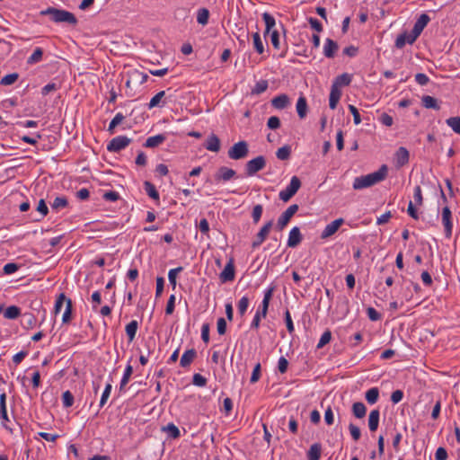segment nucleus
I'll return each instance as SVG.
<instances>
[{
	"label": "nucleus",
	"mask_w": 460,
	"mask_h": 460,
	"mask_svg": "<svg viewBox=\"0 0 460 460\" xmlns=\"http://www.w3.org/2000/svg\"><path fill=\"white\" fill-rule=\"evenodd\" d=\"M387 166L383 164L376 172L356 177L353 181L352 187L354 190H363L372 187L384 181L387 175Z\"/></svg>",
	"instance_id": "nucleus-1"
},
{
	"label": "nucleus",
	"mask_w": 460,
	"mask_h": 460,
	"mask_svg": "<svg viewBox=\"0 0 460 460\" xmlns=\"http://www.w3.org/2000/svg\"><path fill=\"white\" fill-rule=\"evenodd\" d=\"M43 15H50L51 20L55 22H66L71 25L77 23V19L74 13L62 9H57L54 7H49L41 12Z\"/></svg>",
	"instance_id": "nucleus-2"
},
{
	"label": "nucleus",
	"mask_w": 460,
	"mask_h": 460,
	"mask_svg": "<svg viewBox=\"0 0 460 460\" xmlns=\"http://www.w3.org/2000/svg\"><path fill=\"white\" fill-rule=\"evenodd\" d=\"M249 154V146L246 141H239L231 146L227 152V155L232 160H241L245 158Z\"/></svg>",
	"instance_id": "nucleus-3"
},
{
	"label": "nucleus",
	"mask_w": 460,
	"mask_h": 460,
	"mask_svg": "<svg viewBox=\"0 0 460 460\" xmlns=\"http://www.w3.org/2000/svg\"><path fill=\"white\" fill-rule=\"evenodd\" d=\"M300 187V179L297 176H293L286 189L279 191V199L284 202H288L297 192Z\"/></svg>",
	"instance_id": "nucleus-4"
},
{
	"label": "nucleus",
	"mask_w": 460,
	"mask_h": 460,
	"mask_svg": "<svg viewBox=\"0 0 460 460\" xmlns=\"http://www.w3.org/2000/svg\"><path fill=\"white\" fill-rule=\"evenodd\" d=\"M266 166V159L262 155H259L245 164V173L247 176H253Z\"/></svg>",
	"instance_id": "nucleus-5"
},
{
	"label": "nucleus",
	"mask_w": 460,
	"mask_h": 460,
	"mask_svg": "<svg viewBox=\"0 0 460 460\" xmlns=\"http://www.w3.org/2000/svg\"><path fill=\"white\" fill-rule=\"evenodd\" d=\"M130 143L131 139L127 136H118L109 142L107 150L112 153H119L125 149Z\"/></svg>",
	"instance_id": "nucleus-6"
},
{
	"label": "nucleus",
	"mask_w": 460,
	"mask_h": 460,
	"mask_svg": "<svg viewBox=\"0 0 460 460\" xmlns=\"http://www.w3.org/2000/svg\"><path fill=\"white\" fill-rule=\"evenodd\" d=\"M430 21V18L428 14L422 13L418 18L416 22L414 23V26L412 28V31H411V38L410 42H414L417 38L420 35L424 28L427 26L429 22Z\"/></svg>",
	"instance_id": "nucleus-7"
},
{
	"label": "nucleus",
	"mask_w": 460,
	"mask_h": 460,
	"mask_svg": "<svg viewBox=\"0 0 460 460\" xmlns=\"http://www.w3.org/2000/svg\"><path fill=\"white\" fill-rule=\"evenodd\" d=\"M298 205L293 204L289 206L279 217L276 228L282 231L288 224L291 217L297 212Z\"/></svg>",
	"instance_id": "nucleus-8"
},
{
	"label": "nucleus",
	"mask_w": 460,
	"mask_h": 460,
	"mask_svg": "<svg viewBox=\"0 0 460 460\" xmlns=\"http://www.w3.org/2000/svg\"><path fill=\"white\" fill-rule=\"evenodd\" d=\"M441 221L444 226L445 236L449 239L452 236L453 222L452 212L447 206L442 209Z\"/></svg>",
	"instance_id": "nucleus-9"
},
{
	"label": "nucleus",
	"mask_w": 460,
	"mask_h": 460,
	"mask_svg": "<svg viewBox=\"0 0 460 460\" xmlns=\"http://www.w3.org/2000/svg\"><path fill=\"white\" fill-rule=\"evenodd\" d=\"M272 226L273 220H270L262 226V227L260 229V231L258 232L254 240L252 243V249H256L261 245V243L266 240L267 236L269 235Z\"/></svg>",
	"instance_id": "nucleus-10"
},
{
	"label": "nucleus",
	"mask_w": 460,
	"mask_h": 460,
	"mask_svg": "<svg viewBox=\"0 0 460 460\" xmlns=\"http://www.w3.org/2000/svg\"><path fill=\"white\" fill-rule=\"evenodd\" d=\"M236 175V172L226 166H221L216 172L214 180L217 183L226 182L233 179Z\"/></svg>",
	"instance_id": "nucleus-11"
},
{
	"label": "nucleus",
	"mask_w": 460,
	"mask_h": 460,
	"mask_svg": "<svg viewBox=\"0 0 460 460\" xmlns=\"http://www.w3.org/2000/svg\"><path fill=\"white\" fill-rule=\"evenodd\" d=\"M409 151L403 147H399L394 154V164L397 168H401L409 163Z\"/></svg>",
	"instance_id": "nucleus-12"
},
{
	"label": "nucleus",
	"mask_w": 460,
	"mask_h": 460,
	"mask_svg": "<svg viewBox=\"0 0 460 460\" xmlns=\"http://www.w3.org/2000/svg\"><path fill=\"white\" fill-rule=\"evenodd\" d=\"M343 218H338L328 224L321 234V238L325 239L334 234L343 224Z\"/></svg>",
	"instance_id": "nucleus-13"
},
{
	"label": "nucleus",
	"mask_w": 460,
	"mask_h": 460,
	"mask_svg": "<svg viewBox=\"0 0 460 460\" xmlns=\"http://www.w3.org/2000/svg\"><path fill=\"white\" fill-rule=\"evenodd\" d=\"M219 278L223 283L233 281L234 279V265L232 258L225 266V269L220 273Z\"/></svg>",
	"instance_id": "nucleus-14"
},
{
	"label": "nucleus",
	"mask_w": 460,
	"mask_h": 460,
	"mask_svg": "<svg viewBox=\"0 0 460 460\" xmlns=\"http://www.w3.org/2000/svg\"><path fill=\"white\" fill-rule=\"evenodd\" d=\"M302 239L303 236L299 227L294 226L289 232L287 245L290 248H295L301 243Z\"/></svg>",
	"instance_id": "nucleus-15"
},
{
	"label": "nucleus",
	"mask_w": 460,
	"mask_h": 460,
	"mask_svg": "<svg viewBox=\"0 0 460 460\" xmlns=\"http://www.w3.org/2000/svg\"><path fill=\"white\" fill-rule=\"evenodd\" d=\"M290 104L289 97L285 94H279L271 100V105L278 110H283Z\"/></svg>",
	"instance_id": "nucleus-16"
},
{
	"label": "nucleus",
	"mask_w": 460,
	"mask_h": 460,
	"mask_svg": "<svg viewBox=\"0 0 460 460\" xmlns=\"http://www.w3.org/2000/svg\"><path fill=\"white\" fill-rule=\"evenodd\" d=\"M339 46L336 41L332 39H326L323 45V55L328 58H332Z\"/></svg>",
	"instance_id": "nucleus-17"
},
{
	"label": "nucleus",
	"mask_w": 460,
	"mask_h": 460,
	"mask_svg": "<svg viewBox=\"0 0 460 460\" xmlns=\"http://www.w3.org/2000/svg\"><path fill=\"white\" fill-rule=\"evenodd\" d=\"M275 290V287H270L264 291V296L261 302V315L262 318H265L267 316L269 305L270 302V299L273 296V292Z\"/></svg>",
	"instance_id": "nucleus-18"
},
{
	"label": "nucleus",
	"mask_w": 460,
	"mask_h": 460,
	"mask_svg": "<svg viewBox=\"0 0 460 460\" xmlns=\"http://www.w3.org/2000/svg\"><path fill=\"white\" fill-rule=\"evenodd\" d=\"M165 140L166 136L164 134H158L153 137H149L146 140L144 146L147 148H154L163 144Z\"/></svg>",
	"instance_id": "nucleus-19"
},
{
	"label": "nucleus",
	"mask_w": 460,
	"mask_h": 460,
	"mask_svg": "<svg viewBox=\"0 0 460 460\" xmlns=\"http://www.w3.org/2000/svg\"><path fill=\"white\" fill-rule=\"evenodd\" d=\"M205 147L208 151L218 152L220 150V140H219V138L215 134H211L208 137V138L207 139V142L205 144Z\"/></svg>",
	"instance_id": "nucleus-20"
},
{
	"label": "nucleus",
	"mask_w": 460,
	"mask_h": 460,
	"mask_svg": "<svg viewBox=\"0 0 460 460\" xmlns=\"http://www.w3.org/2000/svg\"><path fill=\"white\" fill-rule=\"evenodd\" d=\"M352 76L348 73H343L338 75L332 86H336V89H340L341 86H347L351 83Z\"/></svg>",
	"instance_id": "nucleus-21"
},
{
	"label": "nucleus",
	"mask_w": 460,
	"mask_h": 460,
	"mask_svg": "<svg viewBox=\"0 0 460 460\" xmlns=\"http://www.w3.org/2000/svg\"><path fill=\"white\" fill-rule=\"evenodd\" d=\"M380 412L378 410H372L368 415V428L374 432L377 429L379 424Z\"/></svg>",
	"instance_id": "nucleus-22"
},
{
	"label": "nucleus",
	"mask_w": 460,
	"mask_h": 460,
	"mask_svg": "<svg viewBox=\"0 0 460 460\" xmlns=\"http://www.w3.org/2000/svg\"><path fill=\"white\" fill-rule=\"evenodd\" d=\"M341 91L340 89H336V86H332L329 96V106L332 110L336 109L337 104L341 99Z\"/></svg>",
	"instance_id": "nucleus-23"
},
{
	"label": "nucleus",
	"mask_w": 460,
	"mask_h": 460,
	"mask_svg": "<svg viewBox=\"0 0 460 460\" xmlns=\"http://www.w3.org/2000/svg\"><path fill=\"white\" fill-rule=\"evenodd\" d=\"M297 115L300 119H304L307 114V102L305 96H300L296 105Z\"/></svg>",
	"instance_id": "nucleus-24"
},
{
	"label": "nucleus",
	"mask_w": 460,
	"mask_h": 460,
	"mask_svg": "<svg viewBox=\"0 0 460 460\" xmlns=\"http://www.w3.org/2000/svg\"><path fill=\"white\" fill-rule=\"evenodd\" d=\"M196 355V350L193 349L186 350L181 358L180 365L182 367H189L195 358Z\"/></svg>",
	"instance_id": "nucleus-25"
},
{
	"label": "nucleus",
	"mask_w": 460,
	"mask_h": 460,
	"mask_svg": "<svg viewBox=\"0 0 460 460\" xmlns=\"http://www.w3.org/2000/svg\"><path fill=\"white\" fill-rule=\"evenodd\" d=\"M322 454V446L320 443H314L311 445L307 452L308 460H320Z\"/></svg>",
	"instance_id": "nucleus-26"
},
{
	"label": "nucleus",
	"mask_w": 460,
	"mask_h": 460,
	"mask_svg": "<svg viewBox=\"0 0 460 460\" xmlns=\"http://www.w3.org/2000/svg\"><path fill=\"white\" fill-rule=\"evenodd\" d=\"M137 328H138V323L136 320H132L130 323H128L126 325L125 331H126V334L128 338L129 342L134 341L137 332Z\"/></svg>",
	"instance_id": "nucleus-27"
},
{
	"label": "nucleus",
	"mask_w": 460,
	"mask_h": 460,
	"mask_svg": "<svg viewBox=\"0 0 460 460\" xmlns=\"http://www.w3.org/2000/svg\"><path fill=\"white\" fill-rule=\"evenodd\" d=\"M422 105L427 109H434L438 111L440 109L438 100L430 95H424L421 98Z\"/></svg>",
	"instance_id": "nucleus-28"
},
{
	"label": "nucleus",
	"mask_w": 460,
	"mask_h": 460,
	"mask_svg": "<svg viewBox=\"0 0 460 460\" xmlns=\"http://www.w3.org/2000/svg\"><path fill=\"white\" fill-rule=\"evenodd\" d=\"M367 412L365 404L361 402H354L352 405V413L358 419H362Z\"/></svg>",
	"instance_id": "nucleus-29"
},
{
	"label": "nucleus",
	"mask_w": 460,
	"mask_h": 460,
	"mask_svg": "<svg viewBox=\"0 0 460 460\" xmlns=\"http://www.w3.org/2000/svg\"><path fill=\"white\" fill-rule=\"evenodd\" d=\"M209 19V11L208 9L203 7L199 8L197 11V22L198 23L201 24L202 26H205L208 24Z\"/></svg>",
	"instance_id": "nucleus-30"
},
{
	"label": "nucleus",
	"mask_w": 460,
	"mask_h": 460,
	"mask_svg": "<svg viewBox=\"0 0 460 460\" xmlns=\"http://www.w3.org/2000/svg\"><path fill=\"white\" fill-rule=\"evenodd\" d=\"M43 49L41 48H36L33 53L27 58L28 65H34L42 60Z\"/></svg>",
	"instance_id": "nucleus-31"
},
{
	"label": "nucleus",
	"mask_w": 460,
	"mask_h": 460,
	"mask_svg": "<svg viewBox=\"0 0 460 460\" xmlns=\"http://www.w3.org/2000/svg\"><path fill=\"white\" fill-rule=\"evenodd\" d=\"M446 123L455 133L460 135V116L450 117L446 119Z\"/></svg>",
	"instance_id": "nucleus-32"
},
{
	"label": "nucleus",
	"mask_w": 460,
	"mask_h": 460,
	"mask_svg": "<svg viewBox=\"0 0 460 460\" xmlns=\"http://www.w3.org/2000/svg\"><path fill=\"white\" fill-rule=\"evenodd\" d=\"M144 189L146 194L155 200H159V193L155 189V186L150 181L144 182Z\"/></svg>",
	"instance_id": "nucleus-33"
},
{
	"label": "nucleus",
	"mask_w": 460,
	"mask_h": 460,
	"mask_svg": "<svg viewBox=\"0 0 460 460\" xmlns=\"http://www.w3.org/2000/svg\"><path fill=\"white\" fill-rule=\"evenodd\" d=\"M163 430L172 438H178L181 436L180 429L173 423H168L163 427Z\"/></svg>",
	"instance_id": "nucleus-34"
},
{
	"label": "nucleus",
	"mask_w": 460,
	"mask_h": 460,
	"mask_svg": "<svg viewBox=\"0 0 460 460\" xmlns=\"http://www.w3.org/2000/svg\"><path fill=\"white\" fill-rule=\"evenodd\" d=\"M20 314L21 310L18 306L10 305L4 310V316L6 319H16L20 315Z\"/></svg>",
	"instance_id": "nucleus-35"
},
{
	"label": "nucleus",
	"mask_w": 460,
	"mask_h": 460,
	"mask_svg": "<svg viewBox=\"0 0 460 460\" xmlns=\"http://www.w3.org/2000/svg\"><path fill=\"white\" fill-rule=\"evenodd\" d=\"M262 18H263V21H264L265 25H266L265 32L266 33H270L271 31H273L272 29L276 25L275 18L271 14H270L269 13H264L262 14Z\"/></svg>",
	"instance_id": "nucleus-36"
},
{
	"label": "nucleus",
	"mask_w": 460,
	"mask_h": 460,
	"mask_svg": "<svg viewBox=\"0 0 460 460\" xmlns=\"http://www.w3.org/2000/svg\"><path fill=\"white\" fill-rule=\"evenodd\" d=\"M379 397V390L376 387L370 388L366 393V400L369 404H374L377 402Z\"/></svg>",
	"instance_id": "nucleus-37"
},
{
	"label": "nucleus",
	"mask_w": 460,
	"mask_h": 460,
	"mask_svg": "<svg viewBox=\"0 0 460 460\" xmlns=\"http://www.w3.org/2000/svg\"><path fill=\"white\" fill-rule=\"evenodd\" d=\"M268 82L266 80H260L258 81L254 87L252 89V94L253 95H259L262 93H264L268 89Z\"/></svg>",
	"instance_id": "nucleus-38"
},
{
	"label": "nucleus",
	"mask_w": 460,
	"mask_h": 460,
	"mask_svg": "<svg viewBox=\"0 0 460 460\" xmlns=\"http://www.w3.org/2000/svg\"><path fill=\"white\" fill-rule=\"evenodd\" d=\"M411 33H402L400 34L395 40V47L397 49H402L406 43L412 44L413 42H410Z\"/></svg>",
	"instance_id": "nucleus-39"
},
{
	"label": "nucleus",
	"mask_w": 460,
	"mask_h": 460,
	"mask_svg": "<svg viewBox=\"0 0 460 460\" xmlns=\"http://www.w3.org/2000/svg\"><path fill=\"white\" fill-rule=\"evenodd\" d=\"M125 119L124 115L120 112L117 113L114 118L111 119V121L110 122V125L108 127V131L111 133V134H113L114 133V129L115 128L119 125L123 119Z\"/></svg>",
	"instance_id": "nucleus-40"
},
{
	"label": "nucleus",
	"mask_w": 460,
	"mask_h": 460,
	"mask_svg": "<svg viewBox=\"0 0 460 460\" xmlns=\"http://www.w3.org/2000/svg\"><path fill=\"white\" fill-rule=\"evenodd\" d=\"M291 154V148L289 146H284L279 148L276 152V156L278 159L285 161L288 160Z\"/></svg>",
	"instance_id": "nucleus-41"
},
{
	"label": "nucleus",
	"mask_w": 460,
	"mask_h": 460,
	"mask_svg": "<svg viewBox=\"0 0 460 460\" xmlns=\"http://www.w3.org/2000/svg\"><path fill=\"white\" fill-rule=\"evenodd\" d=\"M249 303H250V300L247 296H243L239 300V302L237 304V309H238V313L240 314L241 316L244 315V314L246 313L248 306H249Z\"/></svg>",
	"instance_id": "nucleus-42"
},
{
	"label": "nucleus",
	"mask_w": 460,
	"mask_h": 460,
	"mask_svg": "<svg viewBox=\"0 0 460 460\" xmlns=\"http://www.w3.org/2000/svg\"><path fill=\"white\" fill-rule=\"evenodd\" d=\"M133 373V367L131 365H127L126 368H125V371H124V374H123V376L120 380V385H119V388L122 389L124 386L127 385V384L128 383L129 379H130V376Z\"/></svg>",
	"instance_id": "nucleus-43"
},
{
	"label": "nucleus",
	"mask_w": 460,
	"mask_h": 460,
	"mask_svg": "<svg viewBox=\"0 0 460 460\" xmlns=\"http://www.w3.org/2000/svg\"><path fill=\"white\" fill-rule=\"evenodd\" d=\"M182 270H183L182 267H178V268L170 270L169 272H168V279H169L170 284L172 286L173 289L176 288L177 275L181 271H182Z\"/></svg>",
	"instance_id": "nucleus-44"
},
{
	"label": "nucleus",
	"mask_w": 460,
	"mask_h": 460,
	"mask_svg": "<svg viewBox=\"0 0 460 460\" xmlns=\"http://www.w3.org/2000/svg\"><path fill=\"white\" fill-rule=\"evenodd\" d=\"M37 211L40 213V217L34 218V221H40L49 212V208L44 199H40L37 206Z\"/></svg>",
	"instance_id": "nucleus-45"
},
{
	"label": "nucleus",
	"mask_w": 460,
	"mask_h": 460,
	"mask_svg": "<svg viewBox=\"0 0 460 460\" xmlns=\"http://www.w3.org/2000/svg\"><path fill=\"white\" fill-rule=\"evenodd\" d=\"M253 45L256 51L259 54H262L264 51L263 42L261 40V35L259 32H255L252 34Z\"/></svg>",
	"instance_id": "nucleus-46"
},
{
	"label": "nucleus",
	"mask_w": 460,
	"mask_h": 460,
	"mask_svg": "<svg viewBox=\"0 0 460 460\" xmlns=\"http://www.w3.org/2000/svg\"><path fill=\"white\" fill-rule=\"evenodd\" d=\"M19 78V75L17 73H12L2 77L0 84L2 85H11L14 84Z\"/></svg>",
	"instance_id": "nucleus-47"
},
{
	"label": "nucleus",
	"mask_w": 460,
	"mask_h": 460,
	"mask_svg": "<svg viewBox=\"0 0 460 460\" xmlns=\"http://www.w3.org/2000/svg\"><path fill=\"white\" fill-rule=\"evenodd\" d=\"M164 95H165V92L164 91H161V92L157 93L150 100V102L148 103V108L149 109H153V108H155L156 106H159V104H160L162 99L164 97Z\"/></svg>",
	"instance_id": "nucleus-48"
},
{
	"label": "nucleus",
	"mask_w": 460,
	"mask_h": 460,
	"mask_svg": "<svg viewBox=\"0 0 460 460\" xmlns=\"http://www.w3.org/2000/svg\"><path fill=\"white\" fill-rule=\"evenodd\" d=\"M72 309H73L72 301H71V299H67L66 300V309H65V312H64L63 316H62V322L64 323H68L71 320Z\"/></svg>",
	"instance_id": "nucleus-49"
},
{
	"label": "nucleus",
	"mask_w": 460,
	"mask_h": 460,
	"mask_svg": "<svg viewBox=\"0 0 460 460\" xmlns=\"http://www.w3.org/2000/svg\"><path fill=\"white\" fill-rule=\"evenodd\" d=\"M67 206V199L65 197H57L51 204L53 209L58 210Z\"/></svg>",
	"instance_id": "nucleus-50"
},
{
	"label": "nucleus",
	"mask_w": 460,
	"mask_h": 460,
	"mask_svg": "<svg viewBox=\"0 0 460 460\" xmlns=\"http://www.w3.org/2000/svg\"><path fill=\"white\" fill-rule=\"evenodd\" d=\"M63 406L66 408L71 407L74 403V395L70 391H66L62 394Z\"/></svg>",
	"instance_id": "nucleus-51"
},
{
	"label": "nucleus",
	"mask_w": 460,
	"mask_h": 460,
	"mask_svg": "<svg viewBox=\"0 0 460 460\" xmlns=\"http://www.w3.org/2000/svg\"><path fill=\"white\" fill-rule=\"evenodd\" d=\"M331 339H332V332L329 330L325 331L322 334V336L318 341L317 349H321V348L324 347L326 344H328L330 342Z\"/></svg>",
	"instance_id": "nucleus-52"
},
{
	"label": "nucleus",
	"mask_w": 460,
	"mask_h": 460,
	"mask_svg": "<svg viewBox=\"0 0 460 460\" xmlns=\"http://www.w3.org/2000/svg\"><path fill=\"white\" fill-rule=\"evenodd\" d=\"M413 199L416 206H421L423 204V197L420 186H415L413 191Z\"/></svg>",
	"instance_id": "nucleus-53"
},
{
	"label": "nucleus",
	"mask_w": 460,
	"mask_h": 460,
	"mask_svg": "<svg viewBox=\"0 0 460 460\" xmlns=\"http://www.w3.org/2000/svg\"><path fill=\"white\" fill-rule=\"evenodd\" d=\"M68 298L66 297L65 294L61 293L57 300H56V303H55V306H54V313L56 314H58L60 311H61V308L63 306V305L66 303V300Z\"/></svg>",
	"instance_id": "nucleus-54"
},
{
	"label": "nucleus",
	"mask_w": 460,
	"mask_h": 460,
	"mask_svg": "<svg viewBox=\"0 0 460 460\" xmlns=\"http://www.w3.org/2000/svg\"><path fill=\"white\" fill-rule=\"evenodd\" d=\"M263 208L261 205H255L252 208V217L254 223H258L261 217Z\"/></svg>",
	"instance_id": "nucleus-55"
},
{
	"label": "nucleus",
	"mask_w": 460,
	"mask_h": 460,
	"mask_svg": "<svg viewBox=\"0 0 460 460\" xmlns=\"http://www.w3.org/2000/svg\"><path fill=\"white\" fill-rule=\"evenodd\" d=\"M349 430L353 440L358 441L360 438L361 432L358 426L354 425L353 423H350L349 425Z\"/></svg>",
	"instance_id": "nucleus-56"
},
{
	"label": "nucleus",
	"mask_w": 460,
	"mask_h": 460,
	"mask_svg": "<svg viewBox=\"0 0 460 460\" xmlns=\"http://www.w3.org/2000/svg\"><path fill=\"white\" fill-rule=\"evenodd\" d=\"M261 377V364L260 363H257L252 370V376H251V379H250V382L252 384H254L256 383L257 381H259Z\"/></svg>",
	"instance_id": "nucleus-57"
},
{
	"label": "nucleus",
	"mask_w": 460,
	"mask_h": 460,
	"mask_svg": "<svg viewBox=\"0 0 460 460\" xmlns=\"http://www.w3.org/2000/svg\"><path fill=\"white\" fill-rule=\"evenodd\" d=\"M267 126L270 129H277L280 127V119L276 116H271L268 119Z\"/></svg>",
	"instance_id": "nucleus-58"
},
{
	"label": "nucleus",
	"mask_w": 460,
	"mask_h": 460,
	"mask_svg": "<svg viewBox=\"0 0 460 460\" xmlns=\"http://www.w3.org/2000/svg\"><path fill=\"white\" fill-rule=\"evenodd\" d=\"M18 269H19L18 264L10 262V263H6L4 266L3 271L4 274L10 275V274L16 272L18 270Z\"/></svg>",
	"instance_id": "nucleus-59"
},
{
	"label": "nucleus",
	"mask_w": 460,
	"mask_h": 460,
	"mask_svg": "<svg viewBox=\"0 0 460 460\" xmlns=\"http://www.w3.org/2000/svg\"><path fill=\"white\" fill-rule=\"evenodd\" d=\"M59 89V85L56 83H49L41 89V93L43 95L49 94L50 92H54Z\"/></svg>",
	"instance_id": "nucleus-60"
},
{
	"label": "nucleus",
	"mask_w": 460,
	"mask_h": 460,
	"mask_svg": "<svg viewBox=\"0 0 460 460\" xmlns=\"http://www.w3.org/2000/svg\"><path fill=\"white\" fill-rule=\"evenodd\" d=\"M192 383H193V385H195L197 386L202 387V386L206 385L207 379L200 374H194L193 378H192Z\"/></svg>",
	"instance_id": "nucleus-61"
},
{
	"label": "nucleus",
	"mask_w": 460,
	"mask_h": 460,
	"mask_svg": "<svg viewBox=\"0 0 460 460\" xmlns=\"http://www.w3.org/2000/svg\"><path fill=\"white\" fill-rule=\"evenodd\" d=\"M378 119L383 125L386 127H391L394 123L393 117L387 113H382Z\"/></svg>",
	"instance_id": "nucleus-62"
},
{
	"label": "nucleus",
	"mask_w": 460,
	"mask_h": 460,
	"mask_svg": "<svg viewBox=\"0 0 460 460\" xmlns=\"http://www.w3.org/2000/svg\"><path fill=\"white\" fill-rule=\"evenodd\" d=\"M367 314L371 321H378L381 319V314L373 307L367 309Z\"/></svg>",
	"instance_id": "nucleus-63"
},
{
	"label": "nucleus",
	"mask_w": 460,
	"mask_h": 460,
	"mask_svg": "<svg viewBox=\"0 0 460 460\" xmlns=\"http://www.w3.org/2000/svg\"><path fill=\"white\" fill-rule=\"evenodd\" d=\"M448 457L447 452L444 447H438L435 453L436 460H447Z\"/></svg>",
	"instance_id": "nucleus-64"
}]
</instances>
